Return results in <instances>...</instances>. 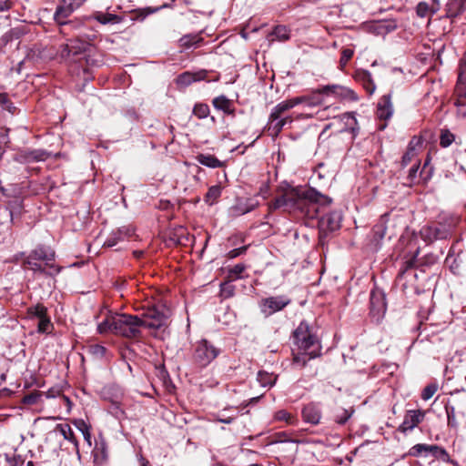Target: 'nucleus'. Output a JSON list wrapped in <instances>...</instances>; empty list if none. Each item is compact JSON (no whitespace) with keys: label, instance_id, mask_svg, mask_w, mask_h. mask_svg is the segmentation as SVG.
Masks as SVG:
<instances>
[{"label":"nucleus","instance_id":"nucleus-36","mask_svg":"<svg viewBox=\"0 0 466 466\" xmlns=\"http://www.w3.org/2000/svg\"><path fill=\"white\" fill-rule=\"evenodd\" d=\"M47 309L43 304H36L28 308L27 313L30 317H36L39 319L47 316Z\"/></svg>","mask_w":466,"mask_h":466},{"label":"nucleus","instance_id":"nucleus-7","mask_svg":"<svg viewBox=\"0 0 466 466\" xmlns=\"http://www.w3.org/2000/svg\"><path fill=\"white\" fill-rule=\"evenodd\" d=\"M321 92L323 93L324 98L332 96L341 100L355 101L358 99V96L353 90L339 85L323 86Z\"/></svg>","mask_w":466,"mask_h":466},{"label":"nucleus","instance_id":"nucleus-41","mask_svg":"<svg viewBox=\"0 0 466 466\" xmlns=\"http://www.w3.org/2000/svg\"><path fill=\"white\" fill-rule=\"evenodd\" d=\"M193 114L199 119L206 118L209 114V107L207 104L198 103L193 108Z\"/></svg>","mask_w":466,"mask_h":466},{"label":"nucleus","instance_id":"nucleus-62","mask_svg":"<svg viewBox=\"0 0 466 466\" xmlns=\"http://www.w3.org/2000/svg\"><path fill=\"white\" fill-rule=\"evenodd\" d=\"M139 461H140V466H151L149 461L147 459H145L143 456H141L139 458Z\"/></svg>","mask_w":466,"mask_h":466},{"label":"nucleus","instance_id":"nucleus-14","mask_svg":"<svg viewBox=\"0 0 466 466\" xmlns=\"http://www.w3.org/2000/svg\"><path fill=\"white\" fill-rule=\"evenodd\" d=\"M393 115V106L391 102V95L383 96L378 103L377 116L380 119L388 120Z\"/></svg>","mask_w":466,"mask_h":466},{"label":"nucleus","instance_id":"nucleus-3","mask_svg":"<svg viewBox=\"0 0 466 466\" xmlns=\"http://www.w3.org/2000/svg\"><path fill=\"white\" fill-rule=\"evenodd\" d=\"M294 339L298 347L302 351H305L306 354H309V360L314 359L319 355V341L307 322H300L295 329Z\"/></svg>","mask_w":466,"mask_h":466},{"label":"nucleus","instance_id":"nucleus-32","mask_svg":"<svg viewBox=\"0 0 466 466\" xmlns=\"http://www.w3.org/2000/svg\"><path fill=\"white\" fill-rule=\"evenodd\" d=\"M202 40L199 35H187L179 39V43L181 46L189 48L197 46Z\"/></svg>","mask_w":466,"mask_h":466},{"label":"nucleus","instance_id":"nucleus-38","mask_svg":"<svg viewBox=\"0 0 466 466\" xmlns=\"http://www.w3.org/2000/svg\"><path fill=\"white\" fill-rule=\"evenodd\" d=\"M386 233V216L380 218V221L373 228V234L377 239L384 238Z\"/></svg>","mask_w":466,"mask_h":466},{"label":"nucleus","instance_id":"nucleus-4","mask_svg":"<svg viewBox=\"0 0 466 466\" xmlns=\"http://www.w3.org/2000/svg\"><path fill=\"white\" fill-rule=\"evenodd\" d=\"M289 109H292V106L287 99L279 102L271 109L267 126L270 136L277 137L286 124L292 122L290 116H284Z\"/></svg>","mask_w":466,"mask_h":466},{"label":"nucleus","instance_id":"nucleus-31","mask_svg":"<svg viewBox=\"0 0 466 466\" xmlns=\"http://www.w3.org/2000/svg\"><path fill=\"white\" fill-rule=\"evenodd\" d=\"M200 78L199 77H197V76L195 74H192L190 72H185L181 75H179L177 78V84L179 86H189L190 84H192L193 82H196L198 80H199Z\"/></svg>","mask_w":466,"mask_h":466},{"label":"nucleus","instance_id":"nucleus-10","mask_svg":"<svg viewBox=\"0 0 466 466\" xmlns=\"http://www.w3.org/2000/svg\"><path fill=\"white\" fill-rule=\"evenodd\" d=\"M425 414L426 412L421 410H408L402 423L399 426V431L407 433L412 431L424 420Z\"/></svg>","mask_w":466,"mask_h":466},{"label":"nucleus","instance_id":"nucleus-51","mask_svg":"<svg viewBox=\"0 0 466 466\" xmlns=\"http://www.w3.org/2000/svg\"><path fill=\"white\" fill-rule=\"evenodd\" d=\"M50 327H51V321L47 316L39 319V323H38V331L39 332L46 333V332H48V329Z\"/></svg>","mask_w":466,"mask_h":466},{"label":"nucleus","instance_id":"nucleus-5","mask_svg":"<svg viewBox=\"0 0 466 466\" xmlns=\"http://www.w3.org/2000/svg\"><path fill=\"white\" fill-rule=\"evenodd\" d=\"M220 354V350L208 339H200L193 346L192 361L198 368H206Z\"/></svg>","mask_w":466,"mask_h":466},{"label":"nucleus","instance_id":"nucleus-6","mask_svg":"<svg viewBox=\"0 0 466 466\" xmlns=\"http://www.w3.org/2000/svg\"><path fill=\"white\" fill-rule=\"evenodd\" d=\"M90 50L91 45L88 41L74 38L60 46V56L64 59H71L76 62L86 58V54L90 53Z\"/></svg>","mask_w":466,"mask_h":466},{"label":"nucleus","instance_id":"nucleus-52","mask_svg":"<svg viewBox=\"0 0 466 466\" xmlns=\"http://www.w3.org/2000/svg\"><path fill=\"white\" fill-rule=\"evenodd\" d=\"M354 52L350 48H345L342 51L341 57H340V65L341 66H345L347 63L350 60L352 57Z\"/></svg>","mask_w":466,"mask_h":466},{"label":"nucleus","instance_id":"nucleus-17","mask_svg":"<svg viewBox=\"0 0 466 466\" xmlns=\"http://www.w3.org/2000/svg\"><path fill=\"white\" fill-rule=\"evenodd\" d=\"M302 417L306 422L317 425L321 419V410L317 404L309 403L303 408Z\"/></svg>","mask_w":466,"mask_h":466},{"label":"nucleus","instance_id":"nucleus-15","mask_svg":"<svg viewBox=\"0 0 466 466\" xmlns=\"http://www.w3.org/2000/svg\"><path fill=\"white\" fill-rule=\"evenodd\" d=\"M132 234V229L127 227H123L113 230L104 242V247L112 248L118 242L123 241L125 238L130 237Z\"/></svg>","mask_w":466,"mask_h":466},{"label":"nucleus","instance_id":"nucleus-18","mask_svg":"<svg viewBox=\"0 0 466 466\" xmlns=\"http://www.w3.org/2000/svg\"><path fill=\"white\" fill-rule=\"evenodd\" d=\"M28 256L37 260L44 261L46 266H49L51 268H55L53 265H50V262L55 259V252L50 248L40 246L32 250Z\"/></svg>","mask_w":466,"mask_h":466},{"label":"nucleus","instance_id":"nucleus-40","mask_svg":"<svg viewBox=\"0 0 466 466\" xmlns=\"http://www.w3.org/2000/svg\"><path fill=\"white\" fill-rule=\"evenodd\" d=\"M430 445L419 443L412 446L409 451V455L412 457H419L423 453L428 454Z\"/></svg>","mask_w":466,"mask_h":466},{"label":"nucleus","instance_id":"nucleus-33","mask_svg":"<svg viewBox=\"0 0 466 466\" xmlns=\"http://www.w3.org/2000/svg\"><path fill=\"white\" fill-rule=\"evenodd\" d=\"M247 267L243 263H238L233 268L228 269V279L229 281L236 280L242 278V273L246 270Z\"/></svg>","mask_w":466,"mask_h":466},{"label":"nucleus","instance_id":"nucleus-26","mask_svg":"<svg viewBox=\"0 0 466 466\" xmlns=\"http://www.w3.org/2000/svg\"><path fill=\"white\" fill-rule=\"evenodd\" d=\"M116 321V314L107 316L102 322L97 326V331L100 334L114 332L116 334V324L113 322Z\"/></svg>","mask_w":466,"mask_h":466},{"label":"nucleus","instance_id":"nucleus-60","mask_svg":"<svg viewBox=\"0 0 466 466\" xmlns=\"http://www.w3.org/2000/svg\"><path fill=\"white\" fill-rule=\"evenodd\" d=\"M8 97L5 94H0V105L8 104Z\"/></svg>","mask_w":466,"mask_h":466},{"label":"nucleus","instance_id":"nucleus-1","mask_svg":"<svg viewBox=\"0 0 466 466\" xmlns=\"http://www.w3.org/2000/svg\"><path fill=\"white\" fill-rule=\"evenodd\" d=\"M276 192L274 200L268 204L269 211L282 208L289 213L299 211L309 218H314L319 216L320 206L331 202L330 198L314 188L293 187L287 182H282Z\"/></svg>","mask_w":466,"mask_h":466},{"label":"nucleus","instance_id":"nucleus-37","mask_svg":"<svg viewBox=\"0 0 466 466\" xmlns=\"http://www.w3.org/2000/svg\"><path fill=\"white\" fill-rule=\"evenodd\" d=\"M276 379V376L266 371H258V380L263 387L272 386Z\"/></svg>","mask_w":466,"mask_h":466},{"label":"nucleus","instance_id":"nucleus-29","mask_svg":"<svg viewBox=\"0 0 466 466\" xmlns=\"http://www.w3.org/2000/svg\"><path fill=\"white\" fill-rule=\"evenodd\" d=\"M197 158L199 164L208 167L216 168L221 167L222 165L221 161L212 155L200 154Z\"/></svg>","mask_w":466,"mask_h":466},{"label":"nucleus","instance_id":"nucleus-50","mask_svg":"<svg viewBox=\"0 0 466 466\" xmlns=\"http://www.w3.org/2000/svg\"><path fill=\"white\" fill-rule=\"evenodd\" d=\"M431 12L430 5L426 2H420L416 6V13L420 17L427 16Z\"/></svg>","mask_w":466,"mask_h":466},{"label":"nucleus","instance_id":"nucleus-53","mask_svg":"<svg viewBox=\"0 0 466 466\" xmlns=\"http://www.w3.org/2000/svg\"><path fill=\"white\" fill-rule=\"evenodd\" d=\"M420 167V160H416L409 171L408 178L413 182L417 178V173Z\"/></svg>","mask_w":466,"mask_h":466},{"label":"nucleus","instance_id":"nucleus-24","mask_svg":"<svg viewBox=\"0 0 466 466\" xmlns=\"http://www.w3.org/2000/svg\"><path fill=\"white\" fill-rule=\"evenodd\" d=\"M355 78L363 85L364 88L370 95L373 94V92L375 91V85L371 78V75L369 71H358L355 75Z\"/></svg>","mask_w":466,"mask_h":466},{"label":"nucleus","instance_id":"nucleus-8","mask_svg":"<svg viewBox=\"0 0 466 466\" xmlns=\"http://www.w3.org/2000/svg\"><path fill=\"white\" fill-rule=\"evenodd\" d=\"M287 100L289 101L292 108L300 104H304L309 107H314L321 105L324 102L325 98L320 87L312 90L309 95L300 96Z\"/></svg>","mask_w":466,"mask_h":466},{"label":"nucleus","instance_id":"nucleus-46","mask_svg":"<svg viewBox=\"0 0 466 466\" xmlns=\"http://www.w3.org/2000/svg\"><path fill=\"white\" fill-rule=\"evenodd\" d=\"M353 413L352 410L341 409L338 414L335 416V421L339 424H344L348 421V420L351 417Z\"/></svg>","mask_w":466,"mask_h":466},{"label":"nucleus","instance_id":"nucleus-43","mask_svg":"<svg viewBox=\"0 0 466 466\" xmlns=\"http://www.w3.org/2000/svg\"><path fill=\"white\" fill-rule=\"evenodd\" d=\"M421 238L426 242H432L435 240L434 227L424 226L420 230Z\"/></svg>","mask_w":466,"mask_h":466},{"label":"nucleus","instance_id":"nucleus-22","mask_svg":"<svg viewBox=\"0 0 466 466\" xmlns=\"http://www.w3.org/2000/svg\"><path fill=\"white\" fill-rule=\"evenodd\" d=\"M91 18L102 25H115L122 22L123 18L117 15L103 13L100 11L94 12Z\"/></svg>","mask_w":466,"mask_h":466},{"label":"nucleus","instance_id":"nucleus-27","mask_svg":"<svg viewBox=\"0 0 466 466\" xmlns=\"http://www.w3.org/2000/svg\"><path fill=\"white\" fill-rule=\"evenodd\" d=\"M339 119L345 122V130H349L354 136L358 133L360 128L358 127V122L353 113H345L339 116Z\"/></svg>","mask_w":466,"mask_h":466},{"label":"nucleus","instance_id":"nucleus-42","mask_svg":"<svg viewBox=\"0 0 466 466\" xmlns=\"http://www.w3.org/2000/svg\"><path fill=\"white\" fill-rule=\"evenodd\" d=\"M445 410L447 414L448 426L456 429L458 427V421L456 420L455 408L451 405H446Z\"/></svg>","mask_w":466,"mask_h":466},{"label":"nucleus","instance_id":"nucleus-47","mask_svg":"<svg viewBox=\"0 0 466 466\" xmlns=\"http://www.w3.org/2000/svg\"><path fill=\"white\" fill-rule=\"evenodd\" d=\"M438 390V385L435 383H431L427 385L422 392H421V399L423 400H429Z\"/></svg>","mask_w":466,"mask_h":466},{"label":"nucleus","instance_id":"nucleus-45","mask_svg":"<svg viewBox=\"0 0 466 466\" xmlns=\"http://www.w3.org/2000/svg\"><path fill=\"white\" fill-rule=\"evenodd\" d=\"M454 135L451 133L449 130L441 131L440 137V145L442 147H448L454 141Z\"/></svg>","mask_w":466,"mask_h":466},{"label":"nucleus","instance_id":"nucleus-21","mask_svg":"<svg viewBox=\"0 0 466 466\" xmlns=\"http://www.w3.org/2000/svg\"><path fill=\"white\" fill-rule=\"evenodd\" d=\"M56 431H58L65 440L70 441L76 451V454L79 456V443L76 440L75 433L72 428L68 424H57L56 426Z\"/></svg>","mask_w":466,"mask_h":466},{"label":"nucleus","instance_id":"nucleus-55","mask_svg":"<svg viewBox=\"0 0 466 466\" xmlns=\"http://www.w3.org/2000/svg\"><path fill=\"white\" fill-rule=\"evenodd\" d=\"M434 235L436 239H443L448 237V232L445 229L434 227Z\"/></svg>","mask_w":466,"mask_h":466},{"label":"nucleus","instance_id":"nucleus-61","mask_svg":"<svg viewBox=\"0 0 466 466\" xmlns=\"http://www.w3.org/2000/svg\"><path fill=\"white\" fill-rule=\"evenodd\" d=\"M465 102H466V94L461 95L456 102V105H464Z\"/></svg>","mask_w":466,"mask_h":466},{"label":"nucleus","instance_id":"nucleus-64","mask_svg":"<svg viewBox=\"0 0 466 466\" xmlns=\"http://www.w3.org/2000/svg\"><path fill=\"white\" fill-rule=\"evenodd\" d=\"M219 421L223 422V423H227V424H229L233 421V419L232 418H228V419H219Z\"/></svg>","mask_w":466,"mask_h":466},{"label":"nucleus","instance_id":"nucleus-44","mask_svg":"<svg viewBox=\"0 0 466 466\" xmlns=\"http://www.w3.org/2000/svg\"><path fill=\"white\" fill-rule=\"evenodd\" d=\"M277 420L286 421L288 424H295L294 417L285 410H278L274 416Z\"/></svg>","mask_w":466,"mask_h":466},{"label":"nucleus","instance_id":"nucleus-23","mask_svg":"<svg viewBox=\"0 0 466 466\" xmlns=\"http://www.w3.org/2000/svg\"><path fill=\"white\" fill-rule=\"evenodd\" d=\"M212 104L218 110L223 111L225 114L233 115L234 107L232 102L225 96H219L213 99Z\"/></svg>","mask_w":466,"mask_h":466},{"label":"nucleus","instance_id":"nucleus-54","mask_svg":"<svg viewBox=\"0 0 466 466\" xmlns=\"http://www.w3.org/2000/svg\"><path fill=\"white\" fill-rule=\"evenodd\" d=\"M246 250H247V247L234 248L228 253V257L229 258H235L244 254L246 252Z\"/></svg>","mask_w":466,"mask_h":466},{"label":"nucleus","instance_id":"nucleus-30","mask_svg":"<svg viewBox=\"0 0 466 466\" xmlns=\"http://www.w3.org/2000/svg\"><path fill=\"white\" fill-rule=\"evenodd\" d=\"M75 425L81 431L85 441H86L87 445L90 447L92 445L90 426L87 423H86V421L83 420H76L75 422Z\"/></svg>","mask_w":466,"mask_h":466},{"label":"nucleus","instance_id":"nucleus-13","mask_svg":"<svg viewBox=\"0 0 466 466\" xmlns=\"http://www.w3.org/2000/svg\"><path fill=\"white\" fill-rule=\"evenodd\" d=\"M49 157V153L43 149H34L21 151L16 154L15 160L19 163H33L45 161Z\"/></svg>","mask_w":466,"mask_h":466},{"label":"nucleus","instance_id":"nucleus-63","mask_svg":"<svg viewBox=\"0 0 466 466\" xmlns=\"http://www.w3.org/2000/svg\"><path fill=\"white\" fill-rule=\"evenodd\" d=\"M463 83V77H462V75H460L459 76V78H458V85H457V89H461V85H462Z\"/></svg>","mask_w":466,"mask_h":466},{"label":"nucleus","instance_id":"nucleus-57","mask_svg":"<svg viewBox=\"0 0 466 466\" xmlns=\"http://www.w3.org/2000/svg\"><path fill=\"white\" fill-rule=\"evenodd\" d=\"M12 2L9 0H0V12L7 11L11 8Z\"/></svg>","mask_w":466,"mask_h":466},{"label":"nucleus","instance_id":"nucleus-49","mask_svg":"<svg viewBox=\"0 0 466 466\" xmlns=\"http://www.w3.org/2000/svg\"><path fill=\"white\" fill-rule=\"evenodd\" d=\"M228 279L220 285V291L225 298H230L234 295L235 287Z\"/></svg>","mask_w":466,"mask_h":466},{"label":"nucleus","instance_id":"nucleus-56","mask_svg":"<svg viewBox=\"0 0 466 466\" xmlns=\"http://www.w3.org/2000/svg\"><path fill=\"white\" fill-rule=\"evenodd\" d=\"M306 356H309V354H306L305 351H303L301 354H299L294 357V362L300 364L302 367H304L307 363V360H309V358L306 359Z\"/></svg>","mask_w":466,"mask_h":466},{"label":"nucleus","instance_id":"nucleus-25","mask_svg":"<svg viewBox=\"0 0 466 466\" xmlns=\"http://www.w3.org/2000/svg\"><path fill=\"white\" fill-rule=\"evenodd\" d=\"M466 8V0H449L446 5L448 17L458 16Z\"/></svg>","mask_w":466,"mask_h":466},{"label":"nucleus","instance_id":"nucleus-11","mask_svg":"<svg viewBox=\"0 0 466 466\" xmlns=\"http://www.w3.org/2000/svg\"><path fill=\"white\" fill-rule=\"evenodd\" d=\"M290 303V299L285 296L269 297L263 300L261 309L266 315H271L281 310Z\"/></svg>","mask_w":466,"mask_h":466},{"label":"nucleus","instance_id":"nucleus-39","mask_svg":"<svg viewBox=\"0 0 466 466\" xmlns=\"http://www.w3.org/2000/svg\"><path fill=\"white\" fill-rule=\"evenodd\" d=\"M271 35L279 41H286L289 38V30L285 25H277Z\"/></svg>","mask_w":466,"mask_h":466},{"label":"nucleus","instance_id":"nucleus-58","mask_svg":"<svg viewBox=\"0 0 466 466\" xmlns=\"http://www.w3.org/2000/svg\"><path fill=\"white\" fill-rule=\"evenodd\" d=\"M35 397L33 395H27L24 398V403L25 404H34L35 403Z\"/></svg>","mask_w":466,"mask_h":466},{"label":"nucleus","instance_id":"nucleus-19","mask_svg":"<svg viewBox=\"0 0 466 466\" xmlns=\"http://www.w3.org/2000/svg\"><path fill=\"white\" fill-rule=\"evenodd\" d=\"M95 466H103L108 460L107 447L104 441L96 442L92 451Z\"/></svg>","mask_w":466,"mask_h":466},{"label":"nucleus","instance_id":"nucleus-59","mask_svg":"<svg viewBox=\"0 0 466 466\" xmlns=\"http://www.w3.org/2000/svg\"><path fill=\"white\" fill-rule=\"evenodd\" d=\"M86 0H65V2H69L76 9L79 7Z\"/></svg>","mask_w":466,"mask_h":466},{"label":"nucleus","instance_id":"nucleus-34","mask_svg":"<svg viewBox=\"0 0 466 466\" xmlns=\"http://www.w3.org/2000/svg\"><path fill=\"white\" fill-rule=\"evenodd\" d=\"M221 195V187L220 186H212L208 188L206 196H205V201L209 204L213 205L217 199Z\"/></svg>","mask_w":466,"mask_h":466},{"label":"nucleus","instance_id":"nucleus-16","mask_svg":"<svg viewBox=\"0 0 466 466\" xmlns=\"http://www.w3.org/2000/svg\"><path fill=\"white\" fill-rule=\"evenodd\" d=\"M421 139L416 137H413L408 145L407 151L402 157L401 166L404 167L411 163L413 160H417L416 157L418 154V148L421 147Z\"/></svg>","mask_w":466,"mask_h":466},{"label":"nucleus","instance_id":"nucleus-48","mask_svg":"<svg viewBox=\"0 0 466 466\" xmlns=\"http://www.w3.org/2000/svg\"><path fill=\"white\" fill-rule=\"evenodd\" d=\"M106 349L99 344H93L88 347V352L96 358H103Z\"/></svg>","mask_w":466,"mask_h":466},{"label":"nucleus","instance_id":"nucleus-2","mask_svg":"<svg viewBox=\"0 0 466 466\" xmlns=\"http://www.w3.org/2000/svg\"><path fill=\"white\" fill-rule=\"evenodd\" d=\"M167 315L156 307L148 308L141 317L116 314V334L129 339H136L141 336V329H159L167 326Z\"/></svg>","mask_w":466,"mask_h":466},{"label":"nucleus","instance_id":"nucleus-20","mask_svg":"<svg viewBox=\"0 0 466 466\" xmlns=\"http://www.w3.org/2000/svg\"><path fill=\"white\" fill-rule=\"evenodd\" d=\"M75 7L69 2H65L62 0V3L56 7V10L54 15V19L59 25L66 24V18L75 11Z\"/></svg>","mask_w":466,"mask_h":466},{"label":"nucleus","instance_id":"nucleus-35","mask_svg":"<svg viewBox=\"0 0 466 466\" xmlns=\"http://www.w3.org/2000/svg\"><path fill=\"white\" fill-rule=\"evenodd\" d=\"M38 261L39 260L27 256L24 263L26 264L28 268L35 273L47 274L46 268Z\"/></svg>","mask_w":466,"mask_h":466},{"label":"nucleus","instance_id":"nucleus-9","mask_svg":"<svg viewBox=\"0 0 466 466\" xmlns=\"http://www.w3.org/2000/svg\"><path fill=\"white\" fill-rule=\"evenodd\" d=\"M387 309L385 295L382 291L373 290L370 293V315L380 321L385 315Z\"/></svg>","mask_w":466,"mask_h":466},{"label":"nucleus","instance_id":"nucleus-12","mask_svg":"<svg viewBox=\"0 0 466 466\" xmlns=\"http://www.w3.org/2000/svg\"><path fill=\"white\" fill-rule=\"evenodd\" d=\"M341 215L339 212L332 211L322 216L319 220V229L322 232H332L339 228Z\"/></svg>","mask_w":466,"mask_h":466},{"label":"nucleus","instance_id":"nucleus-28","mask_svg":"<svg viewBox=\"0 0 466 466\" xmlns=\"http://www.w3.org/2000/svg\"><path fill=\"white\" fill-rule=\"evenodd\" d=\"M428 453L431 454L434 458L441 460L444 462H453L447 451L441 446L430 445Z\"/></svg>","mask_w":466,"mask_h":466}]
</instances>
